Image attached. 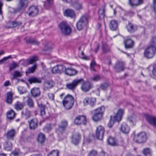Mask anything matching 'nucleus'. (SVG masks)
<instances>
[{
  "mask_svg": "<svg viewBox=\"0 0 156 156\" xmlns=\"http://www.w3.org/2000/svg\"><path fill=\"white\" fill-rule=\"evenodd\" d=\"M36 68L37 65L36 64L34 65L33 66L28 68L27 71L26 72V73L27 74L33 73L35 70Z\"/></svg>",
  "mask_w": 156,
  "mask_h": 156,
  "instance_id": "obj_43",
  "label": "nucleus"
},
{
  "mask_svg": "<svg viewBox=\"0 0 156 156\" xmlns=\"http://www.w3.org/2000/svg\"><path fill=\"white\" fill-rule=\"evenodd\" d=\"M104 132L105 129L104 127L101 126H98L96 130L95 134L96 137L100 140H102Z\"/></svg>",
  "mask_w": 156,
  "mask_h": 156,
  "instance_id": "obj_7",
  "label": "nucleus"
},
{
  "mask_svg": "<svg viewBox=\"0 0 156 156\" xmlns=\"http://www.w3.org/2000/svg\"><path fill=\"white\" fill-rule=\"evenodd\" d=\"M124 44L126 48H129L133 47V42L131 39L127 37L124 41Z\"/></svg>",
  "mask_w": 156,
  "mask_h": 156,
  "instance_id": "obj_19",
  "label": "nucleus"
},
{
  "mask_svg": "<svg viewBox=\"0 0 156 156\" xmlns=\"http://www.w3.org/2000/svg\"><path fill=\"white\" fill-rule=\"evenodd\" d=\"M143 153L146 156H151V151L148 148L144 149L143 150Z\"/></svg>",
  "mask_w": 156,
  "mask_h": 156,
  "instance_id": "obj_49",
  "label": "nucleus"
},
{
  "mask_svg": "<svg viewBox=\"0 0 156 156\" xmlns=\"http://www.w3.org/2000/svg\"><path fill=\"white\" fill-rule=\"evenodd\" d=\"M27 0H19V6L20 9L26 7L27 5Z\"/></svg>",
  "mask_w": 156,
  "mask_h": 156,
  "instance_id": "obj_31",
  "label": "nucleus"
},
{
  "mask_svg": "<svg viewBox=\"0 0 156 156\" xmlns=\"http://www.w3.org/2000/svg\"><path fill=\"white\" fill-rule=\"evenodd\" d=\"M118 23L115 20H111L109 24V27L110 29L112 30H116L118 27Z\"/></svg>",
  "mask_w": 156,
  "mask_h": 156,
  "instance_id": "obj_24",
  "label": "nucleus"
},
{
  "mask_svg": "<svg viewBox=\"0 0 156 156\" xmlns=\"http://www.w3.org/2000/svg\"><path fill=\"white\" fill-rule=\"evenodd\" d=\"M31 93L33 97H37L40 95L41 92L39 88L34 87L31 89Z\"/></svg>",
  "mask_w": 156,
  "mask_h": 156,
  "instance_id": "obj_27",
  "label": "nucleus"
},
{
  "mask_svg": "<svg viewBox=\"0 0 156 156\" xmlns=\"http://www.w3.org/2000/svg\"><path fill=\"white\" fill-rule=\"evenodd\" d=\"M18 66V64L16 63L15 62H12L11 64L10 65L9 68V71H11L14 69H15Z\"/></svg>",
  "mask_w": 156,
  "mask_h": 156,
  "instance_id": "obj_45",
  "label": "nucleus"
},
{
  "mask_svg": "<svg viewBox=\"0 0 156 156\" xmlns=\"http://www.w3.org/2000/svg\"><path fill=\"white\" fill-rule=\"evenodd\" d=\"M28 122L30 129L34 130L37 127L38 121L37 119H32L30 121H28Z\"/></svg>",
  "mask_w": 156,
  "mask_h": 156,
  "instance_id": "obj_15",
  "label": "nucleus"
},
{
  "mask_svg": "<svg viewBox=\"0 0 156 156\" xmlns=\"http://www.w3.org/2000/svg\"><path fill=\"white\" fill-rule=\"evenodd\" d=\"M18 90L20 94H22L27 92L26 89L22 86H19L18 88Z\"/></svg>",
  "mask_w": 156,
  "mask_h": 156,
  "instance_id": "obj_47",
  "label": "nucleus"
},
{
  "mask_svg": "<svg viewBox=\"0 0 156 156\" xmlns=\"http://www.w3.org/2000/svg\"><path fill=\"white\" fill-rule=\"evenodd\" d=\"M45 137L44 135L42 133H39L38 136L37 140L38 142L40 144H42L44 141Z\"/></svg>",
  "mask_w": 156,
  "mask_h": 156,
  "instance_id": "obj_35",
  "label": "nucleus"
},
{
  "mask_svg": "<svg viewBox=\"0 0 156 156\" xmlns=\"http://www.w3.org/2000/svg\"><path fill=\"white\" fill-rule=\"evenodd\" d=\"M108 87V85L107 83H105L102 84L100 86V88L102 90H105Z\"/></svg>",
  "mask_w": 156,
  "mask_h": 156,
  "instance_id": "obj_56",
  "label": "nucleus"
},
{
  "mask_svg": "<svg viewBox=\"0 0 156 156\" xmlns=\"http://www.w3.org/2000/svg\"><path fill=\"white\" fill-rule=\"evenodd\" d=\"M88 156H98L97 152L96 151L93 150L90 152Z\"/></svg>",
  "mask_w": 156,
  "mask_h": 156,
  "instance_id": "obj_53",
  "label": "nucleus"
},
{
  "mask_svg": "<svg viewBox=\"0 0 156 156\" xmlns=\"http://www.w3.org/2000/svg\"><path fill=\"white\" fill-rule=\"evenodd\" d=\"M145 116L148 122L151 125L156 127V117H154L147 114Z\"/></svg>",
  "mask_w": 156,
  "mask_h": 156,
  "instance_id": "obj_13",
  "label": "nucleus"
},
{
  "mask_svg": "<svg viewBox=\"0 0 156 156\" xmlns=\"http://www.w3.org/2000/svg\"><path fill=\"white\" fill-rule=\"evenodd\" d=\"M105 7L103 6L100 8L98 11V16L99 19L101 20L103 19L105 16Z\"/></svg>",
  "mask_w": 156,
  "mask_h": 156,
  "instance_id": "obj_29",
  "label": "nucleus"
},
{
  "mask_svg": "<svg viewBox=\"0 0 156 156\" xmlns=\"http://www.w3.org/2000/svg\"><path fill=\"white\" fill-rule=\"evenodd\" d=\"M65 16L71 18L74 17L75 16V14L73 10L69 9L65 10L64 12Z\"/></svg>",
  "mask_w": 156,
  "mask_h": 156,
  "instance_id": "obj_23",
  "label": "nucleus"
},
{
  "mask_svg": "<svg viewBox=\"0 0 156 156\" xmlns=\"http://www.w3.org/2000/svg\"><path fill=\"white\" fill-rule=\"evenodd\" d=\"M54 84V83L52 81H46L44 83L43 89L44 90H48L53 87Z\"/></svg>",
  "mask_w": 156,
  "mask_h": 156,
  "instance_id": "obj_17",
  "label": "nucleus"
},
{
  "mask_svg": "<svg viewBox=\"0 0 156 156\" xmlns=\"http://www.w3.org/2000/svg\"><path fill=\"white\" fill-rule=\"evenodd\" d=\"M24 105V103L17 101L15 104L14 108L17 110H20L23 108Z\"/></svg>",
  "mask_w": 156,
  "mask_h": 156,
  "instance_id": "obj_34",
  "label": "nucleus"
},
{
  "mask_svg": "<svg viewBox=\"0 0 156 156\" xmlns=\"http://www.w3.org/2000/svg\"><path fill=\"white\" fill-rule=\"evenodd\" d=\"M59 28L62 33L65 35H68L71 32V29L67 23L62 22L59 25Z\"/></svg>",
  "mask_w": 156,
  "mask_h": 156,
  "instance_id": "obj_6",
  "label": "nucleus"
},
{
  "mask_svg": "<svg viewBox=\"0 0 156 156\" xmlns=\"http://www.w3.org/2000/svg\"><path fill=\"white\" fill-rule=\"evenodd\" d=\"M13 100L12 94L11 92H9L7 93V98L6 100V102L8 104H11Z\"/></svg>",
  "mask_w": 156,
  "mask_h": 156,
  "instance_id": "obj_33",
  "label": "nucleus"
},
{
  "mask_svg": "<svg viewBox=\"0 0 156 156\" xmlns=\"http://www.w3.org/2000/svg\"><path fill=\"white\" fill-rule=\"evenodd\" d=\"M128 31L130 33H133L137 30L136 26L133 24L131 23H129L126 26Z\"/></svg>",
  "mask_w": 156,
  "mask_h": 156,
  "instance_id": "obj_25",
  "label": "nucleus"
},
{
  "mask_svg": "<svg viewBox=\"0 0 156 156\" xmlns=\"http://www.w3.org/2000/svg\"><path fill=\"white\" fill-rule=\"evenodd\" d=\"M30 43L34 45H38L39 44V42L35 40H31Z\"/></svg>",
  "mask_w": 156,
  "mask_h": 156,
  "instance_id": "obj_61",
  "label": "nucleus"
},
{
  "mask_svg": "<svg viewBox=\"0 0 156 156\" xmlns=\"http://www.w3.org/2000/svg\"><path fill=\"white\" fill-rule=\"evenodd\" d=\"M74 103V99L73 97L69 94L66 96L62 101L63 105L67 110H69L72 108Z\"/></svg>",
  "mask_w": 156,
  "mask_h": 156,
  "instance_id": "obj_2",
  "label": "nucleus"
},
{
  "mask_svg": "<svg viewBox=\"0 0 156 156\" xmlns=\"http://www.w3.org/2000/svg\"><path fill=\"white\" fill-rule=\"evenodd\" d=\"M28 80L30 84L33 83H41V80L40 79L34 77H32L29 78Z\"/></svg>",
  "mask_w": 156,
  "mask_h": 156,
  "instance_id": "obj_30",
  "label": "nucleus"
},
{
  "mask_svg": "<svg viewBox=\"0 0 156 156\" xmlns=\"http://www.w3.org/2000/svg\"><path fill=\"white\" fill-rule=\"evenodd\" d=\"M22 23L21 21H14L11 23L12 27H15L21 25Z\"/></svg>",
  "mask_w": 156,
  "mask_h": 156,
  "instance_id": "obj_50",
  "label": "nucleus"
},
{
  "mask_svg": "<svg viewBox=\"0 0 156 156\" xmlns=\"http://www.w3.org/2000/svg\"><path fill=\"white\" fill-rule=\"evenodd\" d=\"M88 23V19L85 16H82L76 23V27L78 30H82Z\"/></svg>",
  "mask_w": 156,
  "mask_h": 156,
  "instance_id": "obj_5",
  "label": "nucleus"
},
{
  "mask_svg": "<svg viewBox=\"0 0 156 156\" xmlns=\"http://www.w3.org/2000/svg\"><path fill=\"white\" fill-rule=\"evenodd\" d=\"M153 9L154 12H156V0L153 1Z\"/></svg>",
  "mask_w": 156,
  "mask_h": 156,
  "instance_id": "obj_63",
  "label": "nucleus"
},
{
  "mask_svg": "<svg viewBox=\"0 0 156 156\" xmlns=\"http://www.w3.org/2000/svg\"><path fill=\"white\" fill-rule=\"evenodd\" d=\"M22 114L23 116L25 117L26 118H29L30 115V111L27 109H26L25 111H23Z\"/></svg>",
  "mask_w": 156,
  "mask_h": 156,
  "instance_id": "obj_42",
  "label": "nucleus"
},
{
  "mask_svg": "<svg viewBox=\"0 0 156 156\" xmlns=\"http://www.w3.org/2000/svg\"><path fill=\"white\" fill-rule=\"evenodd\" d=\"M38 9L37 7L35 6H31L28 8V11L27 12L30 16H37L38 13Z\"/></svg>",
  "mask_w": 156,
  "mask_h": 156,
  "instance_id": "obj_9",
  "label": "nucleus"
},
{
  "mask_svg": "<svg viewBox=\"0 0 156 156\" xmlns=\"http://www.w3.org/2000/svg\"><path fill=\"white\" fill-rule=\"evenodd\" d=\"M124 63L121 61H118L114 66V68L117 72L123 71L124 68Z\"/></svg>",
  "mask_w": 156,
  "mask_h": 156,
  "instance_id": "obj_14",
  "label": "nucleus"
},
{
  "mask_svg": "<svg viewBox=\"0 0 156 156\" xmlns=\"http://www.w3.org/2000/svg\"><path fill=\"white\" fill-rule=\"evenodd\" d=\"M37 60V57L36 56L33 57L28 60V63L29 64H32Z\"/></svg>",
  "mask_w": 156,
  "mask_h": 156,
  "instance_id": "obj_51",
  "label": "nucleus"
},
{
  "mask_svg": "<svg viewBox=\"0 0 156 156\" xmlns=\"http://www.w3.org/2000/svg\"><path fill=\"white\" fill-rule=\"evenodd\" d=\"M73 6L76 9L79 10L82 9V4L81 2L77 1L74 3Z\"/></svg>",
  "mask_w": 156,
  "mask_h": 156,
  "instance_id": "obj_41",
  "label": "nucleus"
},
{
  "mask_svg": "<svg viewBox=\"0 0 156 156\" xmlns=\"http://www.w3.org/2000/svg\"><path fill=\"white\" fill-rule=\"evenodd\" d=\"M147 138V135L145 133L141 132L134 136L133 140L136 143H142L146 142Z\"/></svg>",
  "mask_w": 156,
  "mask_h": 156,
  "instance_id": "obj_3",
  "label": "nucleus"
},
{
  "mask_svg": "<svg viewBox=\"0 0 156 156\" xmlns=\"http://www.w3.org/2000/svg\"><path fill=\"white\" fill-rule=\"evenodd\" d=\"M12 154L14 156H18L19 155V153L18 151H15L12 152Z\"/></svg>",
  "mask_w": 156,
  "mask_h": 156,
  "instance_id": "obj_64",
  "label": "nucleus"
},
{
  "mask_svg": "<svg viewBox=\"0 0 156 156\" xmlns=\"http://www.w3.org/2000/svg\"><path fill=\"white\" fill-rule=\"evenodd\" d=\"M107 141L108 144L110 145L115 146L116 145L115 140L114 138L110 137L107 140Z\"/></svg>",
  "mask_w": 156,
  "mask_h": 156,
  "instance_id": "obj_40",
  "label": "nucleus"
},
{
  "mask_svg": "<svg viewBox=\"0 0 156 156\" xmlns=\"http://www.w3.org/2000/svg\"><path fill=\"white\" fill-rule=\"evenodd\" d=\"M47 3L45 4L44 6L46 8H48L52 5L53 2L52 0H47Z\"/></svg>",
  "mask_w": 156,
  "mask_h": 156,
  "instance_id": "obj_52",
  "label": "nucleus"
},
{
  "mask_svg": "<svg viewBox=\"0 0 156 156\" xmlns=\"http://www.w3.org/2000/svg\"><path fill=\"white\" fill-rule=\"evenodd\" d=\"M123 110L122 109H119L117 112L114 115H111L110 118L112 120H113L115 122H119L122 119V115L123 113Z\"/></svg>",
  "mask_w": 156,
  "mask_h": 156,
  "instance_id": "obj_8",
  "label": "nucleus"
},
{
  "mask_svg": "<svg viewBox=\"0 0 156 156\" xmlns=\"http://www.w3.org/2000/svg\"><path fill=\"white\" fill-rule=\"evenodd\" d=\"M48 95L49 99L52 101L54 100V95L53 94L49 93L48 94Z\"/></svg>",
  "mask_w": 156,
  "mask_h": 156,
  "instance_id": "obj_58",
  "label": "nucleus"
},
{
  "mask_svg": "<svg viewBox=\"0 0 156 156\" xmlns=\"http://www.w3.org/2000/svg\"><path fill=\"white\" fill-rule=\"evenodd\" d=\"M100 76L99 75H95L91 78V79L95 81L99 80L100 79Z\"/></svg>",
  "mask_w": 156,
  "mask_h": 156,
  "instance_id": "obj_57",
  "label": "nucleus"
},
{
  "mask_svg": "<svg viewBox=\"0 0 156 156\" xmlns=\"http://www.w3.org/2000/svg\"><path fill=\"white\" fill-rule=\"evenodd\" d=\"M114 122L113 120H112L110 118V121L108 125V126L109 128H111L114 124Z\"/></svg>",
  "mask_w": 156,
  "mask_h": 156,
  "instance_id": "obj_59",
  "label": "nucleus"
},
{
  "mask_svg": "<svg viewBox=\"0 0 156 156\" xmlns=\"http://www.w3.org/2000/svg\"><path fill=\"white\" fill-rule=\"evenodd\" d=\"M120 130L125 134L129 133L130 130V128L126 123H123L120 128Z\"/></svg>",
  "mask_w": 156,
  "mask_h": 156,
  "instance_id": "obj_16",
  "label": "nucleus"
},
{
  "mask_svg": "<svg viewBox=\"0 0 156 156\" xmlns=\"http://www.w3.org/2000/svg\"><path fill=\"white\" fill-rule=\"evenodd\" d=\"M92 87V86L90 83L87 81L84 82L81 87V89L83 91L85 92L88 91Z\"/></svg>",
  "mask_w": 156,
  "mask_h": 156,
  "instance_id": "obj_20",
  "label": "nucleus"
},
{
  "mask_svg": "<svg viewBox=\"0 0 156 156\" xmlns=\"http://www.w3.org/2000/svg\"><path fill=\"white\" fill-rule=\"evenodd\" d=\"M80 138V136L79 133H76L74 135L72 139V142L74 144H77L79 142Z\"/></svg>",
  "mask_w": 156,
  "mask_h": 156,
  "instance_id": "obj_32",
  "label": "nucleus"
},
{
  "mask_svg": "<svg viewBox=\"0 0 156 156\" xmlns=\"http://www.w3.org/2000/svg\"><path fill=\"white\" fill-rule=\"evenodd\" d=\"M66 67L63 65H57L51 69V72L53 74L64 73L65 74Z\"/></svg>",
  "mask_w": 156,
  "mask_h": 156,
  "instance_id": "obj_4",
  "label": "nucleus"
},
{
  "mask_svg": "<svg viewBox=\"0 0 156 156\" xmlns=\"http://www.w3.org/2000/svg\"><path fill=\"white\" fill-rule=\"evenodd\" d=\"M77 71L72 68H66L65 74L66 75L72 76L76 75Z\"/></svg>",
  "mask_w": 156,
  "mask_h": 156,
  "instance_id": "obj_18",
  "label": "nucleus"
},
{
  "mask_svg": "<svg viewBox=\"0 0 156 156\" xmlns=\"http://www.w3.org/2000/svg\"><path fill=\"white\" fill-rule=\"evenodd\" d=\"M37 105L40 109L41 115L42 116L44 115L45 114L44 111L45 105H43L41 103H39V102H37Z\"/></svg>",
  "mask_w": 156,
  "mask_h": 156,
  "instance_id": "obj_36",
  "label": "nucleus"
},
{
  "mask_svg": "<svg viewBox=\"0 0 156 156\" xmlns=\"http://www.w3.org/2000/svg\"><path fill=\"white\" fill-rule=\"evenodd\" d=\"M101 114H98L97 113L94 112V115L92 116V119L95 121H97L99 120L102 116V115H101Z\"/></svg>",
  "mask_w": 156,
  "mask_h": 156,
  "instance_id": "obj_38",
  "label": "nucleus"
},
{
  "mask_svg": "<svg viewBox=\"0 0 156 156\" xmlns=\"http://www.w3.org/2000/svg\"><path fill=\"white\" fill-rule=\"evenodd\" d=\"M15 115V112L12 110L8 111L7 113V118L10 120L14 118Z\"/></svg>",
  "mask_w": 156,
  "mask_h": 156,
  "instance_id": "obj_37",
  "label": "nucleus"
},
{
  "mask_svg": "<svg viewBox=\"0 0 156 156\" xmlns=\"http://www.w3.org/2000/svg\"><path fill=\"white\" fill-rule=\"evenodd\" d=\"M12 58L11 56L9 55L6 57H5L1 60H0V64H2V63L4 62L5 61L7 60L9 58Z\"/></svg>",
  "mask_w": 156,
  "mask_h": 156,
  "instance_id": "obj_54",
  "label": "nucleus"
},
{
  "mask_svg": "<svg viewBox=\"0 0 156 156\" xmlns=\"http://www.w3.org/2000/svg\"><path fill=\"white\" fill-rule=\"evenodd\" d=\"M67 126V122L66 121H62L61 124L59 126L58 132L61 133H62L65 130Z\"/></svg>",
  "mask_w": 156,
  "mask_h": 156,
  "instance_id": "obj_22",
  "label": "nucleus"
},
{
  "mask_svg": "<svg viewBox=\"0 0 156 156\" xmlns=\"http://www.w3.org/2000/svg\"><path fill=\"white\" fill-rule=\"evenodd\" d=\"M22 76L21 73L19 71H16L14 72L13 75V77L12 79V80L16 79L17 77H20Z\"/></svg>",
  "mask_w": 156,
  "mask_h": 156,
  "instance_id": "obj_46",
  "label": "nucleus"
},
{
  "mask_svg": "<svg viewBox=\"0 0 156 156\" xmlns=\"http://www.w3.org/2000/svg\"><path fill=\"white\" fill-rule=\"evenodd\" d=\"M12 143L9 140L6 141L4 144V149L7 151H11L12 149Z\"/></svg>",
  "mask_w": 156,
  "mask_h": 156,
  "instance_id": "obj_26",
  "label": "nucleus"
},
{
  "mask_svg": "<svg viewBox=\"0 0 156 156\" xmlns=\"http://www.w3.org/2000/svg\"><path fill=\"white\" fill-rule=\"evenodd\" d=\"M96 101L95 98H93L86 97L83 101V103L84 106L89 105L91 106L94 105Z\"/></svg>",
  "mask_w": 156,
  "mask_h": 156,
  "instance_id": "obj_11",
  "label": "nucleus"
},
{
  "mask_svg": "<svg viewBox=\"0 0 156 156\" xmlns=\"http://www.w3.org/2000/svg\"><path fill=\"white\" fill-rule=\"evenodd\" d=\"M143 0H129V4L132 6H136L141 4Z\"/></svg>",
  "mask_w": 156,
  "mask_h": 156,
  "instance_id": "obj_28",
  "label": "nucleus"
},
{
  "mask_svg": "<svg viewBox=\"0 0 156 156\" xmlns=\"http://www.w3.org/2000/svg\"><path fill=\"white\" fill-rule=\"evenodd\" d=\"M82 81L83 80L82 79L75 80L71 83L67 84L66 87L69 89L73 90L79 83Z\"/></svg>",
  "mask_w": 156,
  "mask_h": 156,
  "instance_id": "obj_12",
  "label": "nucleus"
},
{
  "mask_svg": "<svg viewBox=\"0 0 156 156\" xmlns=\"http://www.w3.org/2000/svg\"><path fill=\"white\" fill-rule=\"evenodd\" d=\"M59 151L57 150H53L48 154V156H58Z\"/></svg>",
  "mask_w": 156,
  "mask_h": 156,
  "instance_id": "obj_44",
  "label": "nucleus"
},
{
  "mask_svg": "<svg viewBox=\"0 0 156 156\" xmlns=\"http://www.w3.org/2000/svg\"><path fill=\"white\" fill-rule=\"evenodd\" d=\"M74 123L76 125H85L87 122L86 117L84 116L80 115L76 117L74 120Z\"/></svg>",
  "mask_w": 156,
  "mask_h": 156,
  "instance_id": "obj_10",
  "label": "nucleus"
},
{
  "mask_svg": "<svg viewBox=\"0 0 156 156\" xmlns=\"http://www.w3.org/2000/svg\"><path fill=\"white\" fill-rule=\"evenodd\" d=\"M156 53V47L151 44L146 47L144 50V55L147 58H153Z\"/></svg>",
  "mask_w": 156,
  "mask_h": 156,
  "instance_id": "obj_1",
  "label": "nucleus"
},
{
  "mask_svg": "<svg viewBox=\"0 0 156 156\" xmlns=\"http://www.w3.org/2000/svg\"><path fill=\"white\" fill-rule=\"evenodd\" d=\"M105 110V108L104 107L101 106L100 107L94 110V112L95 113H97L98 114L101 113V115H103L104 112Z\"/></svg>",
  "mask_w": 156,
  "mask_h": 156,
  "instance_id": "obj_39",
  "label": "nucleus"
},
{
  "mask_svg": "<svg viewBox=\"0 0 156 156\" xmlns=\"http://www.w3.org/2000/svg\"><path fill=\"white\" fill-rule=\"evenodd\" d=\"M51 126L49 125H48L45 127L44 129L45 130H46L47 131H48L51 129Z\"/></svg>",
  "mask_w": 156,
  "mask_h": 156,
  "instance_id": "obj_60",
  "label": "nucleus"
},
{
  "mask_svg": "<svg viewBox=\"0 0 156 156\" xmlns=\"http://www.w3.org/2000/svg\"><path fill=\"white\" fill-rule=\"evenodd\" d=\"M152 73L154 76H156V64L153 65V66Z\"/></svg>",
  "mask_w": 156,
  "mask_h": 156,
  "instance_id": "obj_55",
  "label": "nucleus"
},
{
  "mask_svg": "<svg viewBox=\"0 0 156 156\" xmlns=\"http://www.w3.org/2000/svg\"><path fill=\"white\" fill-rule=\"evenodd\" d=\"M16 133V131L12 129L8 130L5 135L7 138L13 140Z\"/></svg>",
  "mask_w": 156,
  "mask_h": 156,
  "instance_id": "obj_21",
  "label": "nucleus"
},
{
  "mask_svg": "<svg viewBox=\"0 0 156 156\" xmlns=\"http://www.w3.org/2000/svg\"><path fill=\"white\" fill-rule=\"evenodd\" d=\"M27 102V105L30 107L33 108L34 107V103L32 99L29 98Z\"/></svg>",
  "mask_w": 156,
  "mask_h": 156,
  "instance_id": "obj_48",
  "label": "nucleus"
},
{
  "mask_svg": "<svg viewBox=\"0 0 156 156\" xmlns=\"http://www.w3.org/2000/svg\"><path fill=\"white\" fill-rule=\"evenodd\" d=\"M81 58L83 59L87 60V57L86 56L84 55V53L83 52H82L81 53Z\"/></svg>",
  "mask_w": 156,
  "mask_h": 156,
  "instance_id": "obj_62",
  "label": "nucleus"
}]
</instances>
